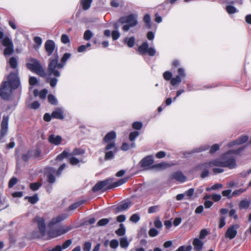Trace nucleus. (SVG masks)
<instances>
[{"instance_id":"obj_60","label":"nucleus","mask_w":251,"mask_h":251,"mask_svg":"<svg viewBox=\"0 0 251 251\" xmlns=\"http://www.w3.org/2000/svg\"><path fill=\"white\" fill-rule=\"evenodd\" d=\"M32 153L33 158L35 159L39 157L41 154V150L39 149L32 150Z\"/></svg>"},{"instance_id":"obj_20","label":"nucleus","mask_w":251,"mask_h":251,"mask_svg":"<svg viewBox=\"0 0 251 251\" xmlns=\"http://www.w3.org/2000/svg\"><path fill=\"white\" fill-rule=\"evenodd\" d=\"M172 178L180 182H185L186 177L185 176L181 171H177L172 175Z\"/></svg>"},{"instance_id":"obj_52","label":"nucleus","mask_w":251,"mask_h":251,"mask_svg":"<svg viewBox=\"0 0 251 251\" xmlns=\"http://www.w3.org/2000/svg\"><path fill=\"white\" fill-rule=\"evenodd\" d=\"M143 124L140 122H135L132 124V127L133 129L140 130L142 127Z\"/></svg>"},{"instance_id":"obj_30","label":"nucleus","mask_w":251,"mask_h":251,"mask_svg":"<svg viewBox=\"0 0 251 251\" xmlns=\"http://www.w3.org/2000/svg\"><path fill=\"white\" fill-rule=\"evenodd\" d=\"M93 0H81L80 4L84 10H88L91 6Z\"/></svg>"},{"instance_id":"obj_21","label":"nucleus","mask_w":251,"mask_h":251,"mask_svg":"<svg viewBox=\"0 0 251 251\" xmlns=\"http://www.w3.org/2000/svg\"><path fill=\"white\" fill-rule=\"evenodd\" d=\"M116 138V132L114 131H111L108 132L103 138V142L106 143H110V142L114 140Z\"/></svg>"},{"instance_id":"obj_64","label":"nucleus","mask_w":251,"mask_h":251,"mask_svg":"<svg viewBox=\"0 0 251 251\" xmlns=\"http://www.w3.org/2000/svg\"><path fill=\"white\" fill-rule=\"evenodd\" d=\"M91 248V243L89 242H86L84 243L83 247L84 251H90Z\"/></svg>"},{"instance_id":"obj_26","label":"nucleus","mask_w":251,"mask_h":251,"mask_svg":"<svg viewBox=\"0 0 251 251\" xmlns=\"http://www.w3.org/2000/svg\"><path fill=\"white\" fill-rule=\"evenodd\" d=\"M249 139V137L247 135H242L240 137H239L237 139L235 140L234 142L231 143V145H241L243 143H246Z\"/></svg>"},{"instance_id":"obj_41","label":"nucleus","mask_w":251,"mask_h":251,"mask_svg":"<svg viewBox=\"0 0 251 251\" xmlns=\"http://www.w3.org/2000/svg\"><path fill=\"white\" fill-rule=\"evenodd\" d=\"M110 221V219L103 218L100 220L97 225L98 226H102L106 225Z\"/></svg>"},{"instance_id":"obj_16","label":"nucleus","mask_w":251,"mask_h":251,"mask_svg":"<svg viewBox=\"0 0 251 251\" xmlns=\"http://www.w3.org/2000/svg\"><path fill=\"white\" fill-rule=\"evenodd\" d=\"M154 163L153 156L151 155H147L143 158L140 161V165L142 168H149L151 166H152Z\"/></svg>"},{"instance_id":"obj_7","label":"nucleus","mask_w":251,"mask_h":251,"mask_svg":"<svg viewBox=\"0 0 251 251\" xmlns=\"http://www.w3.org/2000/svg\"><path fill=\"white\" fill-rule=\"evenodd\" d=\"M14 89L8 84V82L3 81L0 87V96L5 100H8Z\"/></svg>"},{"instance_id":"obj_34","label":"nucleus","mask_w":251,"mask_h":251,"mask_svg":"<svg viewBox=\"0 0 251 251\" xmlns=\"http://www.w3.org/2000/svg\"><path fill=\"white\" fill-rule=\"evenodd\" d=\"M25 199H27L28 201L31 204H35L39 201V198L37 194H34L32 196H26L25 197Z\"/></svg>"},{"instance_id":"obj_55","label":"nucleus","mask_w":251,"mask_h":251,"mask_svg":"<svg viewBox=\"0 0 251 251\" xmlns=\"http://www.w3.org/2000/svg\"><path fill=\"white\" fill-rule=\"evenodd\" d=\"M163 77L166 80H170L172 79V74L169 71H166L163 74Z\"/></svg>"},{"instance_id":"obj_53","label":"nucleus","mask_w":251,"mask_h":251,"mask_svg":"<svg viewBox=\"0 0 251 251\" xmlns=\"http://www.w3.org/2000/svg\"><path fill=\"white\" fill-rule=\"evenodd\" d=\"M40 103L38 101L35 100L29 105V107L30 109H37L40 107Z\"/></svg>"},{"instance_id":"obj_42","label":"nucleus","mask_w":251,"mask_h":251,"mask_svg":"<svg viewBox=\"0 0 251 251\" xmlns=\"http://www.w3.org/2000/svg\"><path fill=\"white\" fill-rule=\"evenodd\" d=\"M84 153V150L75 148L73 150L72 153L71 154V155H78L83 154Z\"/></svg>"},{"instance_id":"obj_11","label":"nucleus","mask_w":251,"mask_h":251,"mask_svg":"<svg viewBox=\"0 0 251 251\" xmlns=\"http://www.w3.org/2000/svg\"><path fill=\"white\" fill-rule=\"evenodd\" d=\"M239 227V225L237 224H233L229 226L225 232V237L230 240L234 239L237 234V229Z\"/></svg>"},{"instance_id":"obj_59","label":"nucleus","mask_w":251,"mask_h":251,"mask_svg":"<svg viewBox=\"0 0 251 251\" xmlns=\"http://www.w3.org/2000/svg\"><path fill=\"white\" fill-rule=\"evenodd\" d=\"M192 250V247L191 246H181L179 247L176 251H191Z\"/></svg>"},{"instance_id":"obj_29","label":"nucleus","mask_w":251,"mask_h":251,"mask_svg":"<svg viewBox=\"0 0 251 251\" xmlns=\"http://www.w3.org/2000/svg\"><path fill=\"white\" fill-rule=\"evenodd\" d=\"M86 202V200H80L77 201L72 204L70 205L68 208L69 210H73L76 209L80 205L83 204Z\"/></svg>"},{"instance_id":"obj_44","label":"nucleus","mask_w":251,"mask_h":251,"mask_svg":"<svg viewBox=\"0 0 251 251\" xmlns=\"http://www.w3.org/2000/svg\"><path fill=\"white\" fill-rule=\"evenodd\" d=\"M93 36V33L91 30L88 29L86 30L83 35V38L86 41L89 40Z\"/></svg>"},{"instance_id":"obj_32","label":"nucleus","mask_w":251,"mask_h":251,"mask_svg":"<svg viewBox=\"0 0 251 251\" xmlns=\"http://www.w3.org/2000/svg\"><path fill=\"white\" fill-rule=\"evenodd\" d=\"M143 21L144 23L146 24V26L147 28L150 29L151 27V19L150 15L148 14H146L144 16Z\"/></svg>"},{"instance_id":"obj_18","label":"nucleus","mask_w":251,"mask_h":251,"mask_svg":"<svg viewBox=\"0 0 251 251\" xmlns=\"http://www.w3.org/2000/svg\"><path fill=\"white\" fill-rule=\"evenodd\" d=\"M68 215L66 213H63L60 214L56 216V217L52 218L50 222L49 226H51L55 225L59 223L60 222L65 220L68 217Z\"/></svg>"},{"instance_id":"obj_23","label":"nucleus","mask_w":251,"mask_h":251,"mask_svg":"<svg viewBox=\"0 0 251 251\" xmlns=\"http://www.w3.org/2000/svg\"><path fill=\"white\" fill-rule=\"evenodd\" d=\"M51 116L53 118L60 120H62L64 118L63 112L59 108L56 109L52 112Z\"/></svg>"},{"instance_id":"obj_14","label":"nucleus","mask_w":251,"mask_h":251,"mask_svg":"<svg viewBox=\"0 0 251 251\" xmlns=\"http://www.w3.org/2000/svg\"><path fill=\"white\" fill-rule=\"evenodd\" d=\"M33 223H36L38 225L39 230L42 235H44L46 232V225L45 219L39 216H36L33 220Z\"/></svg>"},{"instance_id":"obj_5","label":"nucleus","mask_w":251,"mask_h":251,"mask_svg":"<svg viewBox=\"0 0 251 251\" xmlns=\"http://www.w3.org/2000/svg\"><path fill=\"white\" fill-rule=\"evenodd\" d=\"M8 84L13 89L15 90L19 88L20 85V80L19 76V70L17 69L14 72H11L7 76Z\"/></svg>"},{"instance_id":"obj_15","label":"nucleus","mask_w":251,"mask_h":251,"mask_svg":"<svg viewBox=\"0 0 251 251\" xmlns=\"http://www.w3.org/2000/svg\"><path fill=\"white\" fill-rule=\"evenodd\" d=\"M45 50L48 56H50L56 50V45L55 42L52 40H48L45 44Z\"/></svg>"},{"instance_id":"obj_43","label":"nucleus","mask_w":251,"mask_h":251,"mask_svg":"<svg viewBox=\"0 0 251 251\" xmlns=\"http://www.w3.org/2000/svg\"><path fill=\"white\" fill-rule=\"evenodd\" d=\"M226 12L229 14H232L236 12H237V9L233 6L232 5H227L226 8Z\"/></svg>"},{"instance_id":"obj_62","label":"nucleus","mask_w":251,"mask_h":251,"mask_svg":"<svg viewBox=\"0 0 251 251\" xmlns=\"http://www.w3.org/2000/svg\"><path fill=\"white\" fill-rule=\"evenodd\" d=\"M18 181V179L16 177H13L11 178L8 182L9 188H12L14 185H15Z\"/></svg>"},{"instance_id":"obj_33","label":"nucleus","mask_w":251,"mask_h":251,"mask_svg":"<svg viewBox=\"0 0 251 251\" xmlns=\"http://www.w3.org/2000/svg\"><path fill=\"white\" fill-rule=\"evenodd\" d=\"M71 154H70L67 151H63L61 153H60L57 156L56 159V160L58 161H62V160H63V159L68 157Z\"/></svg>"},{"instance_id":"obj_17","label":"nucleus","mask_w":251,"mask_h":251,"mask_svg":"<svg viewBox=\"0 0 251 251\" xmlns=\"http://www.w3.org/2000/svg\"><path fill=\"white\" fill-rule=\"evenodd\" d=\"M8 123V117L7 116H3L1 124V128L0 131V138H3L6 134Z\"/></svg>"},{"instance_id":"obj_54","label":"nucleus","mask_w":251,"mask_h":251,"mask_svg":"<svg viewBox=\"0 0 251 251\" xmlns=\"http://www.w3.org/2000/svg\"><path fill=\"white\" fill-rule=\"evenodd\" d=\"M159 205L152 206L148 208V211L150 214L154 213L156 212L159 210Z\"/></svg>"},{"instance_id":"obj_48","label":"nucleus","mask_w":251,"mask_h":251,"mask_svg":"<svg viewBox=\"0 0 251 251\" xmlns=\"http://www.w3.org/2000/svg\"><path fill=\"white\" fill-rule=\"evenodd\" d=\"M231 190L227 189L224 190L222 192V194L224 197H226L228 199H231L232 198V195L231 194Z\"/></svg>"},{"instance_id":"obj_27","label":"nucleus","mask_w":251,"mask_h":251,"mask_svg":"<svg viewBox=\"0 0 251 251\" xmlns=\"http://www.w3.org/2000/svg\"><path fill=\"white\" fill-rule=\"evenodd\" d=\"M251 204L250 201L247 200H241L239 203V208L240 210L249 208Z\"/></svg>"},{"instance_id":"obj_4","label":"nucleus","mask_w":251,"mask_h":251,"mask_svg":"<svg viewBox=\"0 0 251 251\" xmlns=\"http://www.w3.org/2000/svg\"><path fill=\"white\" fill-rule=\"evenodd\" d=\"M26 67L27 69L41 77L46 76L45 70L41 62L36 58L30 57L26 59Z\"/></svg>"},{"instance_id":"obj_25","label":"nucleus","mask_w":251,"mask_h":251,"mask_svg":"<svg viewBox=\"0 0 251 251\" xmlns=\"http://www.w3.org/2000/svg\"><path fill=\"white\" fill-rule=\"evenodd\" d=\"M130 204V202H125L119 204L118 205L116 208L115 209V212L116 213H119L120 212L126 210L128 208Z\"/></svg>"},{"instance_id":"obj_61","label":"nucleus","mask_w":251,"mask_h":251,"mask_svg":"<svg viewBox=\"0 0 251 251\" xmlns=\"http://www.w3.org/2000/svg\"><path fill=\"white\" fill-rule=\"evenodd\" d=\"M38 83V80L34 76H30L29 78V84L31 86H34Z\"/></svg>"},{"instance_id":"obj_12","label":"nucleus","mask_w":251,"mask_h":251,"mask_svg":"<svg viewBox=\"0 0 251 251\" xmlns=\"http://www.w3.org/2000/svg\"><path fill=\"white\" fill-rule=\"evenodd\" d=\"M54 172L55 168L53 167H48L45 169V176L47 182L50 184L54 183L56 181Z\"/></svg>"},{"instance_id":"obj_35","label":"nucleus","mask_w":251,"mask_h":251,"mask_svg":"<svg viewBox=\"0 0 251 251\" xmlns=\"http://www.w3.org/2000/svg\"><path fill=\"white\" fill-rule=\"evenodd\" d=\"M120 226V227L116 230L115 233L117 235L122 236L125 234L126 229L122 224H121Z\"/></svg>"},{"instance_id":"obj_63","label":"nucleus","mask_w":251,"mask_h":251,"mask_svg":"<svg viewBox=\"0 0 251 251\" xmlns=\"http://www.w3.org/2000/svg\"><path fill=\"white\" fill-rule=\"evenodd\" d=\"M112 38L113 40H117L120 36V33L117 30H114L111 32Z\"/></svg>"},{"instance_id":"obj_56","label":"nucleus","mask_w":251,"mask_h":251,"mask_svg":"<svg viewBox=\"0 0 251 251\" xmlns=\"http://www.w3.org/2000/svg\"><path fill=\"white\" fill-rule=\"evenodd\" d=\"M61 41L62 43L66 44L69 43L70 41L69 36L65 34H63L61 35Z\"/></svg>"},{"instance_id":"obj_13","label":"nucleus","mask_w":251,"mask_h":251,"mask_svg":"<svg viewBox=\"0 0 251 251\" xmlns=\"http://www.w3.org/2000/svg\"><path fill=\"white\" fill-rule=\"evenodd\" d=\"M224 167V161L220 159H216L213 160L199 164L198 168L201 169L203 167H211L212 166Z\"/></svg>"},{"instance_id":"obj_50","label":"nucleus","mask_w":251,"mask_h":251,"mask_svg":"<svg viewBox=\"0 0 251 251\" xmlns=\"http://www.w3.org/2000/svg\"><path fill=\"white\" fill-rule=\"evenodd\" d=\"M220 149V146L218 144H214L209 150V153L213 154Z\"/></svg>"},{"instance_id":"obj_39","label":"nucleus","mask_w":251,"mask_h":251,"mask_svg":"<svg viewBox=\"0 0 251 251\" xmlns=\"http://www.w3.org/2000/svg\"><path fill=\"white\" fill-rule=\"evenodd\" d=\"M120 244L121 248H125L128 246L129 243L126 238L123 237L120 239Z\"/></svg>"},{"instance_id":"obj_22","label":"nucleus","mask_w":251,"mask_h":251,"mask_svg":"<svg viewBox=\"0 0 251 251\" xmlns=\"http://www.w3.org/2000/svg\"><path fill=\"white\" fill-rule=\"evenodd\" d=\"M193 245L196 251H202L203 243L200 239L195 238L193 240Z\"/></svg>"},{"instance_id":"obj_46","label":"nucleus","mask_w":251,"mask_h":251,"mask_svg":"<svg viewBox=\"0 0 251 251\" xmlns=\"http://www.w3.org/2000/svg\"><path fill=\"white\" fill-rule=\"evenodd\" d=\"M126 40H127L126 43L128 47L132 48L134 46L135 44V38L134 37H131L128 39H125V41Z\"/></svg>"},{"instance_id":"obj_28","label":"nucleus","mask_w":251,"mask_h":251,"mask_svg":"<svg viewBox=\"0 0 251 251\" xmlns=\"http://www.w3.org/2000/svg\"><path fill=\"white\" fill-rule=\"evenodd\" d=\"M199 166V164L196 167V171L202 170V172H201V177L202 178H204L208 176L209 175V171L208 170V168L209 167H203L201 169L200 168H198Z\"/></svg>"},{"instance_id":"obj_1","label":"nucleus","mask_w":251,"mask_h":251,"mask_svg":"<svg viewBox=\"0 0 251 251\" xmlns=\"http://www.w3.org/2000/svg\"><path fill=\"white\" fill-rule=\"evenodd\" d=\"M71 53L66 52L61 57L60 62L58 63L59 55L57 50L54 52L52 56L49 59V65L48 67V71L50 75H53L55 77H59L60 75V72L56 70L57 69H62L66 64L67 61L71 57Z\"/></svg>"},{"instance_id":"obj_24","label":"nucleus","mask_w":251,"mask_h":251,"mask_svg":"<svg viewBox=\"0 0 251 251\" xmlns=\"http://www.w3.org/2000/svg\"><path fill=\"white\" fill-rule=\"evenodd\" d=\"M236 163L235 159L234 158H229L226 161H224V167H228L232 169L236 168Z\"/></svg>"},{"instance_id":"obj_57","label":"nucleus","mask_w":251,"mask_h":251,"mask_svg":"<svg viewBox=\"0 0 251 251\" xmlns=\"http://www.w3.org/2000/svg\"><path fill=\"white\" fill-rule=\"evenodd\" d=\"M109 245L112 249H116L119 246L118 241L116 239H112L110 242Z\"/></svg>"},{"instance_id":"obj_40","label":"nucleus","mask_w":251,"mask_h":251,"mask_svg":"<svg viewBox=\"0 0 251 251\" xmlns=\"http://www.w3.org/2000/svg\"><path fill=\"white\" fill-rule=\"evenodd\" d=\"M181 82V78L180 75H176L175 77L172 78L171 80V84L175 86L177 84L180 83Z\"/></svg>"},{"instance_id":"obj_19","label":"nucleus","mask_w":251,"mask_h":251,"mask_svg":"<svg viewBox=\"0 0 251 251\" xmlns=\"http://www.w3.org/2000/svg\"><path fill=\"white\" fill-rule=\"evenodd\" d=\"M62 141V137L59 135H55L54 134H51L48 138V141L51 144L58 146L60 145Z\"/></svg>"},{"instance_id":"obj_2","label":"nucleus","mask_w":251,"mask_h":251,"mask_svg":"<svg viewBox=\"0 0 251 251\" xmlns=\"http://www.w3.org/2000/svg\"><path fill=\"white\" fill-rule=\"evenodd\" d=\"M113 178H108L102 181L98 182L93 187V192H97L102 189L104 190H110L114 188L118 187L126 183L127 178H122L115 182H113Z\"/></svg>"},{"instance_id":"obj_8","label":"nucleus","mask_w":251,"mask_h":251,"mask_svg":"<svg viewBox=\"0 0 251 251\" xmlns=\"http://www.w3.org/2000/svg\"><path fill=\"white\" fill-rule=\"evenodd\" d=\"M72 228L71 226H61L58 228L49 230L48 235L51 238H55L68 232Z\"/></svg>"},{"instance_id":"obj_51","label":"nucleus","mask_w":251,"mask_h":251,"mask_svg":"<svg viewBox=\"0 0 251 251\" xmlns=\"http://www.w3.org/2000/svg\"><path fill=\"white\" fill-rule=\"evenodd\" d=\"M158 233V231L154 228H151L149 231V235L151 237L156 236Z\"/></svg>"},{"instance_id":"obj_3","label":"nucleus","mask_w":251,"mask_h":251,"mask_svg":"<svg viewBox=\"0 0 251 251\" xmlns=\"http://www.w3.org/2000/svg\"><path fill=\"white\" fill-rule=\"evenodd\" d=\"M138 24L137 17L135 14H131L121 17L114 25V28L118 29L119 24L124 25L122 29L125 32L128 31L131 27L136 26Z\"/></svg>"},{"instance_id":"obj_10","label":"nucleus","mask_w":251,"mask_h":251,"mask_svg":"<svg viewBox=\"0 0 251 251\" xmlns=\"http://www.w3.org/2000/svg\"><path fill=\"white\" fill-rule=\"evenodd\" d=\"M138 51L142 55L148 54L150 56H153L156 53V50L152 47L149 48L147 42H143L138 48Z\"/></svg>"},{"instance_id":"obj_45","label":"nucleus","mask_w":251,"mask_h":251,"mask_svg":"<svg viewBox=\"0 0 251 251\" xmlns=\"http://www.w3.org/2000/svg\"><path fill=\"white\" fill-rule=\"evenodd\" d=\"M49 102L52 105H56L57 101L55 97L52 94H49L48 96Z\"/></svg>"},{"instance_id":"obj_6","label":"nucleus","mask_w":251,"mask_h":251,"mask_svg":"<svg viewBox=\"0 0 251 251\" xmlns=\"http://www.w3.org/2000/svg\"><path fill=\"white\" fill-rule=\"evenodd\" d=\"M104 149L106 151L104 155V160L107 161L113 159L117 152V148L115 142H111L107 144Z\"/></svg>"},{"instance_id":"obj_9","label":"nucleus","mask_w":251,"mask_h":251,"mask_svg":"<svg viewBox=\"0 0 251 251\" xmlns=\"http://www.w3.org/2000/svg\"><path fill=\"white\" fill-rule=\"evenodd\" d=\"M2 45L5 47L3 51L5 56L11 55L14 52V46L12 40L7 36L4 37L1 40Z\"/></svg>"},{"instance_id":"obj_37","label":"nucleus","mask_w":251,"mask_h":251,"mask_svg":"<svg viewBox=\"0 0 251 251\" xmlns=\"http://www.w3.org/2000/svg\"><path fill=\"white\" fill-rule=\"evenodd\" d=\"M195 190L194 188H191L186 191L184 193V195L187 197L186 199L190 200L191 199V197L194 194Z\"/></svg>"},{"instance_id":"obj_49","label":"nucleus","mask_w":251,"mask_h":251,"mask_svg":"<svg viewBox=\"0 0 251 251\" xmlns=\"http://www.w3.org/2000/svg\"><path fill=\"white\" fill-rule=\"evenodd\" d=\"M139 135V132L137 131L131 132L129 135V139L131 141H134Z\"/></svg>"},{"instance_id":"obj_36","label":"nucleus","mask_w":251,"mask_h":251,"mask_svg":"<svg viewBox=\"0 0 251 251\" xmlns=\"http://www.w3.org/2000/svg\"><path fill=\"white\" fill-rule=\"evenodd\" d=\"M41 185L42 184L40 182H33L30 184L29 187L32 191H35L38 190Z\"/></svg>"},{"instance_id":"obj_31","label":"nucleus","mask_w":251,"mask_h":251,"mask_svg":"<svg viewBox=\"0 0 251 251\" xmlns=\"http://www.w3.org/2000/svg\"><path fill=\"white\" fill-rule=\"evenodd\" d=\"M8 64L11 68L15 69L18 67V60L16 57H11L9 60Z\"/></svg>"},{"instance_id":"obj_47","label":"nucleus","mask_w":251,"mask_h":251,"mask_svg":"<svg viewBox=\"0 0 251 251\" xmlns=\"http://www.w3.org/2000/svg\"><path fill=\"white\" fill-rule=\"evenodd\" d=\"M133 147H134V143H132L130 146L128 143H123L121 147V149L122 151H128L130 148Z\"/></svg>"},{"instance_id":"obj_38","label":"nucleus","mask_w":251,"mask_h":251,"mask_svg":"<svg viewBox=\"0 0 251 251\" xmlns=\"http://www.w3.org/2000/svg\"><path fill=\"white\" fill-rule=\"evenodd\" d=\"M168 166V164L165 162H161L158 164H153L151 168L156 169H164Z\"/></svg>"},{"instance_id":"obj_58","label":"nucleus","mask_w":251,"mask_h":251,"mask_svg":"<svg viewBox=\"0 0 251 251\" xmlns=\"http://www.w3.org/2000/svg\"><path fill=\"white\" fill-rule=\"evenodd\" d=\"M229 216L231 218H233L235 220H236L238 218V216L236 213V211L234 209H231L229 212Z\"/></svg>"}]
</instances>
